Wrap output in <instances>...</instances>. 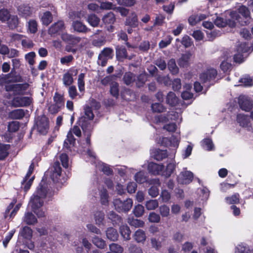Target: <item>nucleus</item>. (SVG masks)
Wrapping results in <instances>:
<instances>
[{
	"label": "nucleus",
	"mask_w": 253,
	"mask_h": 253,
	"mask_svg": "<svg viewBox=\"0 0 253 253\" xmlns=\"http://www.w3.org/2000/svg\"><path fill=\"white\" fill-rule=\"evenodd\" d=\"M18 14L21 17L28 18L35 12V8L30 4L23 3L19 5L17 8Z\"/></svg>",
	"instance_id": "423d86ee"
},
{
	"label": "nucleus",
	"mask_w": 253,
	"mask_h": 253,
	"mask_svg": "<svg viewBox=\"0 0 253 253\" xmlns=\"http://www.w3.org/2000/svg\"><path fill=\"white\" fill-rule=\"evenodd\" d=\"M28 85L27 84H16L10 86H6L7 91L13 90L16 94H22L26 90Z\"/></svg>",
	"instance_id": "6ab92c4d"
},
{
	"label": "nucleus",
	"mask_w": 253,
	"mask_h": 253,
	"mask_svg": "<svg viewBox=\"0 0 253 253\" xmlns=\"http://www.w3.org/2000/svg\"><path fill=\"white\" fill-rule=\"evenodd\" d=\"M100 54L108 59H112L114 56V50L112 48L105 47Z\"/></svg>",
	"instance_id": "864d4df0"
},
{
	"label": "nucleus",
	"mask_w": 253,
	"mask_h": 253,
	"mask_svg": "<svg viewBox=\"0 0 253 253\" xmlns=\"http://www.w3.org/2000/svg\"><path fill=\"white\" fill-rule=\"evenodd\" d=\"M159 211L162 217H168L169 214V208L167 205L161 206L159 208Z\"/></svg>",
	"instance_id": "338daca9"
},
{
	"label": "nucleus",
	"mask_w": 253,
	"mask_h": 253,
	"mask_svg": "<svg viewBox=\"0 0 253 253\" xmlns=\"http://www.w3.org/2000/svg\"><path fill=\"white\" fill-rule=\"evenodd\" d=\"M123 80L125 84L129 85L135 81L134 75L131 72H126L124 75Z\"/></svg>",
	"instance_id": "4c0bfd02"
},
{
	"label": "nucleus",
	"mask_w": 253,
	"mask_h": 253,
	"mask_svg": "<svg viewBox=\"0 0 253 253\" xmlns=\"http://www.w3.org/2000/svg\"><path fill=\"white\" fill-rule=\"evenodd\" d=\"M193 173L190 171H181L177 177V181L181 184H188L193 179Z\"/></svg>",
	"instance_id": "ddd939ff"
},
{
	"label": "nucleus",
	"mask_w": 253,
	"mask_h": 253,
	"mask_svg": "<svg viewBox=\"0 0 253 253\" xmlns=\"http://www.w3.org/2000/svg\"><path fill=\"white\" fill-rule=\"evenodd\" d=\"M136 181L140 184L144 183L146 181V177L142 171L137 172L134 176Z\"/></svg>",
	"instance_id": "0e129e2a"
},
{
	"label": "nucleus",
	"mask_w": 253,
	"mask_h": 253,
	"mask_svg": "<svg viewBox=\"0 0 253 253\" xmlns=\"http://www.w3.org/2000/svg\"><path fill=\"white\" fill-rule=\"evenodd\" d=\"M144 212V207L140 204L134 207L133 210V213L136 217H139L143 215Z\"/></svg>",
	"instance_id": "3c124183"
},
{
	"label": "nucleus",
	"mask_w": 253,
	"mask_h": 253,
	"mask_svg": "<svg viewBox=\"0 0 253 253\" xmlns=\"http://www.w3.org/2000/svg\"><path fill=\"white\" fill-rule=\"evenodd\" d=\"M92 242L95 246L101 249H103L106 247L105 241L98 236H95L93 237L92 239Z\"/></svg>",
	"instance_id": "58836bf2"
},
{
	"label": "nucleus",
	"mask_w": 253,
	"mask_h": 253,
	"mask_svg": "<svg viewBox=\"0 0 253 253\" xmlns=\"http://www.w3.org/2000/svg\"><path fill=\"white\" fill-rule=\"evenodd\" d=\"M128 223L130 226H134L135 227H143L144 224L143 221L133 218H128Z\"/></svg>",
	"instance_id": "09e8293b"
},
{
	"label": "nucleus",
	"mask_w": 253,
	"mask_h": 253,
	"mask_svg": "<svg viewBox=\"0 0 253 253\" xmlns=\"http://www.w3.org/2000/svg\"><path fill=\"white\" fill-rule=\"evenodd\" d=\"M8 27L11 29L16 28L19 22V18L17 15H11L6 22Z\"/></svg>",
	"instance_id": "e433bc0d"
},
{
	"label": "nucleus",
	"mask_w": 253,
	"mask_h": 253,
	"mask_svg": "<svg viewBox=\"0 0 253 253\" xmlns=\"http://www.w3.org/2000/svg\"><path fill=\"white\" fill-rule=\"evenodd\" d=\"M24 116V110L22 109L13 110L9 112L8 114V117L11 119H20Z\"/></svg>",
	"instance_id": "473e14b6"
},
{
	"label": "nucleus",
	"mask_w": 253,
	"mask_h": 253,
	"mask_svg": "<svg viewBox=\"0 0 253 253\" xmlns=\"http://www.w3.org/2000/svg\"><path fill=\"white\" fill-rule=\"evenodd\" d=\"M73 134L77 137L79 136V127L77 125H75L68 132L67 138L64 142V147L67 149H70L75 144V139L74 138Z\"/></svg>",
	"instance_id": "7ed1b4c3"
},
{
	"label": "nucleus",
	"mask_w": 253,
	"mask_h": 253,
	"mask_svg": "<svg viewBox=\"0 0 253 253\" xmlns=\"http://www.w3.org/2000/svg\"><path fill=\"white\" fill-rule=\"evenodd\" d=\"M250 49L248 44L245 42L239 44L236 48V53L233 56L234 61L241 63L244 61V53H247Z\"/></svg>",
	"instance_id": "20e7f679"
},
{
	"label": "nucleus",
	"mask_w": 253,
	"mask_h": 253,
	"mask_svg": "<svg viewBox=\"0 0 253 253\" xmlns=\"http://www.w3.org/2000/svg\"><path fill=\"white\" fill-rule=\"evenodd\" d=\"M240 108L246 112H250L253 107V101L245 95H240L238 98Z\"/></svg>",
	"instance_id": "9d476101"
},
{
	"label": "nucleus",
	"mask_w": 253,
	"mask_h": 253,
	"mask_svg": "<svg viewBox=\"0 0 253 253\" xmlns=\"http://www.w3.org/2000/svg\"><path fill=\"white\" fill-rule=\"evenodd\" d=\"M74 73L77 74L78 71L71 69L63 75V82L65 85H69L73 82L72 76Z\"/></svg>",
	"instance_id": "4be33fe9"
},
{
	"label": "nucleus",
	"mask_w": 253,
	"mask_h": 253,
	"mask_svg": "<svg viewBox=\"0 0 253 253\" xmlns=\"http://www.w3.org/2000/svg\"><path fill=\"white\" fill-rule=\"evenodd\" d=\"M32 99L26 96L15 97L12 100L11 104L15 107H26L30 105Z\"/></svg>",
	"instance_id": "9b49d317"
},
{
	"label": "nucleus",
	"mask_w": 253,
	"mask_h": 253,
	"mask_svg": "<svg viewBox=\"0 0 253 253\" xmlns=\"http://www.w3.org/2000/svg\"><path fill=\"white\" fill-rule=\"evenodd\" d=\"M133 237L137 243H143L146 239L145 232L143 230L140 229L135 232Z\"/></svg>",
	"instance_id": "a878e982"
},
{
	"label": "nucleus",
	"mask_w": 253,
	"mask_h": 253,
	"mask_svg": "<svg viewBox=\"0 0 253 253\" xmlns=\"http://www.w3.org/2000/svg\"><path fill=\"white\" fill-rule=\"evenodd\" d=\"M108 217L114 226L119 225L123 222V219L121 216L117 214L114 211H111L108 214Z\"/></svg>",
	"instance_id": "393cba45"
},
{
	"label": "nucleus",
	"mask_w": 253,
	"mask_h": 253,
	"mask_svg": "<svg viewBox=\"0 0 253 253\" xmlns=\"http://www.w3.org/2000/svg\"><path fill=\"white\" fill-rule=\"evenodd\" d=\"M47 194V189L40 184L37 190L31 197L29 205L32 211L39 217L45 216V211L42 207Z\"/></svg>",
	"instance_id": "f257e3e1"
},
{
	"label": "nucleus",
	"mask_w": 253,
	"mask_h": 253,
	"mask_svg": "<svg viewBox=\"0 0 253 253\" xmlns=\"http://www.w3.org/2000/svg\"><path fill=\"white\" fill-rule=\"evenodd\" d=\"M37 130L42 134L47 133L49 129L48 120L45 115L39 117L36 122Z\"/></svg>",
	"instance_id": "0eeeda50"
},
{
	"label": "nucleus",
	"mask_w": 253,
	"mask_h": 253,
	"mask_svg": "<svg viewBox=\"0 0 253 253\" xmlns=\"http://www.w3.org/2000/svg\"><path fill=\"white\" fill-rule=\"evenodd\" d=\"M217 75V70L210 68L200 74L199 78L202 83H206L214 81Z\"/></svg>",
	"instance_id": "39448f33"
},
{
	"label": "nucleus",
	"mask_w": 253,
	"mask_h": 253,
	"mask_svg": "<svg viewBox=\"0 0 253 253\" xmlns=\"http://www.w3.org/2000/svg\"><path fill=\"white\" fill-rule=\"evenodd\" d=\"M94 216L96 224L99 226L100 225H104V221L105 214L103 211H96L94 214Z\"/></svg>",
	"instance_id": "c9c22d12"
},
{
	"label": "nucleus",
	"mask_w": 253,
	"mask_h": 253,
	"mask_svg": "<svg viewBox=\"0 0 253 253\" xmlns=\"http://www.w3.org/2000/svg\"><path fill=\"white\" fill-rule=\"evenodd\" d=\"M120 232L125 240L128 241L130 239L131 231L127 225H121L120 227Z\"/></svg>",
	"instance_id": "c756f323"
},
{
	"label": "nucleus",
	"mask_w": 253,
	"mask_h": 253,
	"mask_svg": "<svg viewBox=\"0 0 253 253\" xmlns=\"http://www.w3.org/2000/svg\"><path fill=\"white\" fill-rule=\"evenodd\" d=\"M237 122L243 127L247 126L250 123L248 116L243 114H239L237 115Z\"/></svg>",
	"instance_id": "bb28decb"
},
{
	"label": "nucleus",
	"mask_w": 253,
	"mask_h": 253,
	"mask_svg": "<svg viewBox=\"0 0 253 253\" xmlns=\"http://www.w3.org/2000/svg\"><path fill=\"white\" fill-rule=\"evenodd\" d=\"M100 170L104 174L107 176L111 175L113 174V169L105 163L102 164Z\"/></svg>",
	"instance_id": "052dcab7"
},
{
	"label": "nucleus",
	"mask_w": 253,
	"mask_h": 253,
	"mask_svg": "<svg viewBox=\"0 0 253 253\" xmlns=\"http://www.w3.org/2000/svg\"><path fill=\"white\" fill-rule=\"evenodd\" d=\"M164 168L163 165H159L154 162H150L148 165V170L151 174L156 175L160 174Z\"/></svg>",
	"instance_id": "f3484780"
},
{
	"label": "nucleus",
	"mask_w": 253,
	"mask_h": 253,
	"mask_svg": "<svg viewBox=\"0 0 253 253\" xmlns=\"http://www.w3.org/2000/svg\"><path fill=\"white\" fill-rule=\"evenodd\" d=\"M166 102L170 106L174 107L178 103V98L174 92L170 91L167 95Z\"/></svg>",
	"instance_id": "5701e85b"
},
{
	"label": "nucleus",
	"mask_w": 253,
	"mask_h": 253,
	"mask_svg": "<svg viewBox=\"0 0 253 253\" xmlns=\"http://www.w3.org/2000/svg\"><path fill=\"white\" fill-rule=\"evenodd\" d=\"M160 143L165 147H171L176 149L179 146V141L175 135H172L170 137H163L160 140Z\"/></svg>",
	"instance_id": "1a4fd4ad"
},
{
	"label": "nucleus",
	"mask_w": 253,
	"mask_h": 253,
	"mask_svg": "<svg viewBox=\"0 0 253 253\" xmlns=\"http://www.w3.org/2000/svg\"><path fill=\"white\" fill-rule=\"evenodd\" d=\"M34 168V165L33 163H32L29 167L28 171L21 182L22 185L23 186L25 191H28L30 189L34 179L35 176H31Z\"/></svg>",
	"instance_id": "6e6552de"
},
{
	"label": "nucleus",
	"mask_w": 253,
	"mask_h": 253,
	"mask_svg": "<svg viewBox=\"0 0 253 253\" xmlns=\"http://www.w3.org/2000/svg\"><path fill=\"white\" fill-rule=\"evenodd\" d=\"M82 122V125H80V126H81L82 129H83L84 132L85 133V135L87 136V131L90 132L88 127L90 126V123L87 121H85V118L80 117V122Z\"/></svg>",
	"instance_id": "13d9d810"
},
{
	"label": "nucleus",
	"mask_w": 253,
	"mask_h": 253,
	"mask_svg": "<svg viewBox=\"0 0 253 253\" xmlns=\"http://www.w3.org/2000/svg\"><path fill=\"white\" fill-rule=\"evenodd\" d=\"M115 210L119 212H127L131 208L133 201L131 199L127 198L122 201L120 199H116L113 202Z\"/></svg>",
	"instance_id": "f03ea898"
},
{
	"label": "nucleus",
	"mask_w": 253,
	"mask_h": 253,
	"mask_svg": "<svg viewBox=\"0 0 253 253\" xmlns=\"http://www.w3.org/2000/svg\"><path fill=\"white\" fill-rule=\"evenodd\" d=\"M60 159L62 166L65 168H68L70 165V162L68 155L62 153L60 155Z\"/></svg>",
	"instance_id": "e2e57ef3"
},
{
	"label": "nucleus",
	"mask_w": 253,
	"mask_h": 253,
	"mask_svg": "<svg viewBox=\"0 0 253 253\" xmlns=\"http://www.w3.org/2000/svg\"><path fill=\"white\" fill-rule=\"evenodd\" d=\"M106 42L105 37L104 36L100 37H96L92 41L93 45L96 47H100L103 45Z\"/></svg>",
	"instance_id": "8fccbe9b"
},
{
	"label": "nucleus",
	"mask_w": 253,
	"mask_h": 253,
	"mask_svg": "<svg viewBox=\"0 0 253 253\" xmlns=\"http://www.w3.org/2000/svg\"><path fill=\"white\" fill-rule=\"evenodd\" d=\"M146 81V75L144 74H140L137 76V78L136 79H135L134 81L135 82L136 86L140 88L144 85Z\"/></svg>",
	"instance_id": "79ce46f5"
},
{
	"label": "nucleus",
	"mask_w": 253,
	"mask_h": 253,
	"mask_svg": "<svg viewBox=\"0 0 253 253\" xmlns=\"http://www.w3.org/2000/svg\"><path fill=\"white\" fill-rule=\"evenodd\" d=\"M10 12L6 9H0V21L2 23L6 22L10 17Z\"/></svg>",
	"instance_id": "de8ad7c7"
},
{
	"label": "nucleus",
	"mask_w": 253,
	"mask_h": 253,
	"mask_svg": "<svg viewBox=\"0 0 253 253\" xmlns=\"http://www.w3.org/2000/svg\"><path fill=\"white\" fill-rule=\"evenodd\" d=\"M160 215L155 212H151L149 214L148 219L150 222L158 223L160 221Z\"/></svg>",
	"instance_id": "69168bd1"
},
{
	"label": "nucleus",
	"mask_w": 253,
	"mask_h": 253,
	"mask_svg": "<svg viewBox=\"0 0 253 253\" xmlns=\"http://www.w3.org/2000/svg\"><path fill=\"white\" fill-rule=\"evenodd\" d=\"M52 15L49 11H45L42 13L41 17L42 24L48 26L52 21Z\"/></svg>",
	"instance_id": "72a5a7b5"
},
{
	"label": "nucleus",
	"mask_w": 253,
	"mask_h": 253,
	"mask_svg": "<svg viewBox=\"0 0 253 253\" xmlns=\"http://www.w3.org/2000/svg\"><path fill=\"white\" fill-rule=\"evenodd\" d=\"M106 235L107 238L112 241H117L119 237L117 230L113 227H109L107 229Z\"/></svg>",
	"instance_id": "cd10ccee"
},
{
	"label": "nucleus",
	"mask_w": 253,
	"mask_h": 253,
	"mask_svg": "<svg viewBox=\"0 0 253 253\" xmlns=\"http://www.w3.org/2000/svg\"><path fill=\"white\" fill-rule=\"evenodd\" d=\"M20 235L24 238L28 240H30L32 236V230L28 226H24L21 231L20 232Z\"/></svg>",
	"instance_id": "c03bdc74"
},
{
	"label": "nucleus",
	"mask_w": 253,
	"mask_h": 253,
	"mask_svg": "<svg viewBox=\"0 0 253 253\" xmlns=\"http://www.w3.org/2000/svg\"><path fill=\"white\" fill-rule=\"evenodd\" d=\"M116 56L118 60L123 61L125 59H131L130 57H128L127 50L126 47L123 45H117L115 48Z\"/></svg>",
	"instance_id": "dca6fc26"
},
{
	"label": "nucleus",
	"mask_w": 253,
	"mask_h": 253,
	"mask_svg": "<svg viewBox=\"0 0 253 253\" xmlns=\"http://www.w3.org/2000/svg\"><path fill=\"white\" fill-rule=\"evenodd\" d=\"M7 128L8 131L14 132L17 131L19 128V123L17 121H12L8 123Z\"/></svg>",
	"instance_id": "4d7b16f0"
},
{
	"label": "nucleus",
	"mask_w": 253,
	"mask_h": 253,
	"mask_svg": "<svg viewBox=\"0 0 253 253\" xmlns=\"http://www.w3.org/2000/svg\"><path fill=\"white\" fill-rule=\"evenodd\" d=\"M167 65L169 70L172 74L175 75L178 73L179 69L176 64L174 59L171 58L169 60Z\"/></svg>",
	"instance_id": "f704fd0d"
},
{
	"label": "nucleus",
	"mask_w": 253,
	"mask_h": 253,
	"mask_svg": "<svg viewBox=\"0 0 253 253\" xmlns=\"http://www.w3.org/2000/svg\"><path fill=\"white\" fill-rule=\"evenodd\" d=\"M225 200L226 203L229 205L238 204L240 202V195L237 193H235L231 196L226 197Z\"/></svg>",
	"instance_id": "37998d69"
},
{
	"label": "nucleus",
	"mask_w": 253,
	"mask_h": 253,
	"mask_svg": "<svg viewBox=\"0 0 253 253\" xmlns=\"http://www.w3.org/2000/svg\"><path fill=\"white\" fill-rule=\"evenodd\" d=\"M88 23L92 27H97L100 22V19L94 14H90L87 19Z\"/></svg>",
	"instance_id": "a19ab883"
},
{
	"label": "nucleus",
	"mask_w": 253,
	"mask_h": 253,
	"mask_svg": "<svg viewBox=\"0 0 253 253\" xmlns=\"http://www.w3.org/2000/svg\"><path fill=\"white\" fill-rule=\"evenodd\" d=\"M151 109L153 112L162 113L165 110L166 108L161 103H155L151 105Z\"/></svg>",
	"instance_id": "603ef678"
},
{
	"label": "nucleus",
	"mask_w": 253,
	"mask_h": 253,
	"mask_svg": "<svg viewBox=\"0 0 253 253\" xmlns=\"http://www.w3.org/2000/svg\"><path fill=\"white\" fill-rule=\"evenodd\" d=\"M90 136H91V133L87 131V137L85 138V143H83V145H84V146H83V147L84 148H86V151L85 152L86 154L87 155V156L92 158L94 160L96 159V155L95 153L90 149Z\"/></svg>",
	"instance_id": "a211bd4d"
},
{
	"label": "nucleus",
	"mask_w": 253,
	"mask_h": 253,
	"mask_svg": "<svg viewBox=\"0 0 253 253\" xmlns=\"http://www.w3.org/2000/svg\"><path fill=\"white\" fill-rule=\"evenodd\" d=\"M102 21L105 24H113L116 21V17L113 12H109L103 17Z\"/></svg>",
	"instance_id": "ea45409f"
},
{
	"label": "nucleus",
	"mask_w": 253,
	"mask_h": 253,
	"mask_svg": "<svg viewBox=\"0 0 253 253\" xmlns=\"http://www.w3.org/2000/svg\"><path fill=\"white\" fill-rule=\"evenodd\" d=\"M125 24L131 28H135L138 26V22L137 16L134 12L132 13L130 16L126 18Z\"/></svg>",
	"instance_id": "b1692460"
},
{
	"label": "nucleus",
	"mask_w": 253,
	"mask_h": 253,
	"mask_svg": "<svg viewBox=\"0 0 253 253\" xmlns=\"http://www.w3.org/2000/svg\"><path fill=\"white\" fill-rule=\"evenodd\" d=\"M110 251L114 253H123L124 248L121 245L116 243H112L109 245Z\"/></svg>",
	"instance_id": "5fc2aeb1"
},
{
	"label": "nucleus",
	"mask_w": 253,
	"mask_h": 253,
	"mask_svg": "<svg viewBox=\"0 0 253 253\" xmlns=\"http://www.w3.org/2000/svg\"><path fill=\"white\" fill-rule=\"evenodd\" d=\"M238 12L245 19V20L242 22L240 21L239 19L237 18V20L242 25H247L249 23V20L251 18L250 11L249 8L245 5H242L238 8Z\"/></svg>",
	"instance_id": "4468645a"
},
{
	"label": "nucleus",
	"mask_w": 253,
	"mask_h": 253,
	"mask_svg": "<svg viewBox=\"0 0 253 253\" xmlns=\"http://www.w3.org/2000/svg\"><path fill=\"white\" fill-rule=\"evenodd\" d=\"M62 173L61 168L58 162L54 163L51 170V174L50 177L54 182L62 183L63 181L61 179Z\"/></svg>",
	"instance_id": "f8f14e48"
},
{
	"label": "nucleus",
	"mask_w": 253,
	"mask_h": 253,
	"mask_svg": "<svg viewBox=\"0 0 253 253\" xmlns=\"http://www.w3.org/2000/svg\"><path fill=\"white\" fill-rule=\"evenodd\" d=\"M168 156L167 150L158 149L154 152V158L158 161H162Z\"/></svg>",
	"instance_id": "2f4dec72"
},
{
	"label": "nucleus",
	"mask_w": 253,
	"mask_h": 253,
	"mask_svg": "<svg viewBox=\"0 0 253 253\" xmlns=\"http://www.w3.org/2000/svg\"><path fill=\"white\" fill-rule=\"evenodd\" d=\"M64 27V22L62 21H58L52 24L48 30V33L51 36H53L58 32L62 30Z\"/></svg>",
	"instance_id": "aec40b11"
},
{
	"label": "nucleus",
	"mask_w": 253,
	"mask_h": 253,
	"mask_svg": "<svg viewBox=\"0 0 253 253\" xmlns=\"http://www.w3.org/2000/svg\"><path fill=\"white\" fill-rule=\"evenodd\" d=\"M191 54L190 52L182 54L178 61V64L181 67H187L189 65V61L191 57Z\"/></svg>",
	"instance_id": "c85d7f7f"
},
{
	"label": "nucleus",
	"mask_w": 253,
	"mask_h": 253,
	"mask_svg": "<svg viewBox=\"0 0 253 253\" xmlns=\"http://www.w3.org/2000/svg\"><path fill=\"white\" fill-rule=\"evenodd\" d=\"M110 92L111 94L116 98H118L119 95V84L115 83L110 86Z\"/></svg>",
	"instance_id": "6e6d98bb"
},
{
	"label": "nucleus",
	"mask_w": 253,
	"mask_h": 253,
	"mask_svg": "<svg viewBox=\"0 0 253 253\" xmlns=\"http://www.w3.org/2000/svg\"><path fill=\"white\" fill-rule=\"evenodd\" d=\"M62 39L64 41H67L69 42V44L66 46V50L68 52H75L77 49L72 48L71 46V44L77 43L79 42L78 38L74 39L73 42L71 41V36L68 34H63L62 35Z\"/></svg>",
	"instance_id": "412c9836"
},
{
	"label": "nucleus",
	"mask_w": 253,
	"mask_h": 253,
	"mask_svg": "<svg viewBox=\"0 0 253 253\" xmlns=\"http://www.w3.org/2000/svg\"><path fill=\"white\" fill-rule=\"evenodd\" d=\"M202 145L203 147H206L209 151L212 150L214 147L212 140L209 138L204 139L202 141Z\"/></svg>",
	"instance_id": "680f3d73"
},
{
	"label": "nucleus",
	"mask_w": 253,
	"mask_h": 253,
	"mask_svg": "<svg viewBox=\"0 0 253 253\" xmlns=\"http://www.w3.org/2000/svg\"><path fill=\"white\" fill-rule=\"evenodd\" d=\"M173 162L174 160L173 159L170 160V162H169L166 166L165 173L166 176L167 177H169L175 169V165Z\"/></svg>",
	"instance_id": "a18cd8bd"
},
{
	"label": "nucleus",
	"mask_w": 253,
	"mask_h": 253,
	"mask_svg": "<svg viewBox=\"0 0 253 253\" xmlns=\"http://www.w3.org/2000/svg\"><path fill=\"white\" fill-rule=\"evenodd\" d=\"M145 206L148 210H153L158 207V202L156 200H150L146 202Z\"/></svg>",
	"instance_id": "bf43d9fd"
},
{
	"label": "nucleus",
	"mask_w": 253,
	"mask_h": 253,
	"mask_svg": "<svg viewBox=\"0 0 253 253\" xmlns=\"http://www.w3.org/2000/svg\"><path fill=\"white\" fill-rule=\"evenodd\" d=\"M191 36L197 41H200L203 40L204 38V33L200 30H197L194 31Z\"/></svg>",
	"instance_id": "774afa93"
},
{
	"label": "nucleus",
	"mask_w": 253,
	"mask_h": 253,
	"mask_svg": "<svg viewBox=\"0 0 253 253\" xmlns=\"http://www.w3.org/2000/svg\"><path fill=\"white\" fill-rule=\"evenodd\" d=\"M23 221L29 225L34 224L37 222V219L34 214L29 211L25 213Z\"/></svg>",
	"instance_id": "7c9ffc66"
},
{
	"label": "nucleus",
	"mask_w": 253,
	"mask_h": 253,
	"mask_svg": "<svg viewBox=\"0 0 253 253\" xmlns=\"http://www.w3.org/2000/svg\"><path fill=\"white\" fill-rule=\"evenodd\" d=\"M28 31L32 34H35L38 30V24L35 20H30L27 23Z\"/></svg>",
	"instance_id": "49530a36"
},
{
	"label": "nucleus",
	"mask_w": 253,
	"mask_h": 253,
	"mask_svg": "<svg viewBox=\"0 0 253 253\" xmlns=\"http://www.w3.org/2000/svg\"><path fill=\"white\" fill-rule=\"evenodd\" d=\"M70 19L72 21V30L79 32V13L78 11H71L69 13Z\"/></svg>",
	"instance_id": "2eb2a0df"
}]
</instances>
